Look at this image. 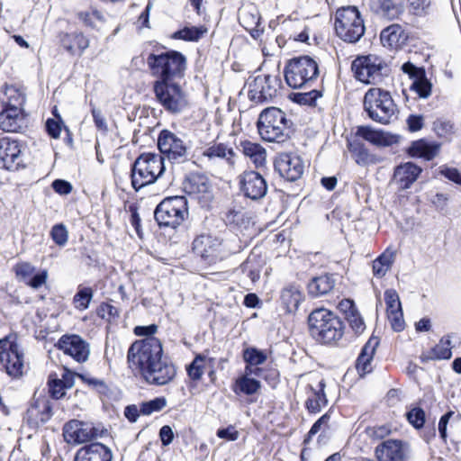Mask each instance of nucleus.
Instances as JSON below:
<instances>
[{"mask_svg": "<svg viewBox=\"0 0 461 461\" xmlns=\"http://www.w3.org/2000/svg\"><path fill=\"white\" fill-rule=\"evenodd\" d=\"M129 367L147 383L164 385L176 376L175 366L163 357L161 341L156 337L134 341L127 353Z\"/></svg>", "mask_w": 461, "mask_h": 461, "instance_id": "obj_1", "label": "nucleus"}, {"mask_svg": "<svg viewBox=\"0 0 461 461\" xmlns=\"http://www.w3.org/2000/svg\"><path fill=\"white\" fill-rule=\"evenodd\" d=\"M147 65L156 81L175 82L184 77L186 68L185 57L176 50L150 53Z\"/></svg>", "mask_w": 461, "mask_h": 461, "instance_id": "obj_2", "label": "nucleus"}, {"mask_svg": "<svg viewBox=\"0 0 461 461\" xmlns=\"http://www.w3.org/2000/svg\"><path fill=\"white\" fill-rule=\"evenodd\" d=\"M193 249L207 263L213 264L240 252L242 247L237 237L221 240L216 236L202 234L194 240Z\"/></svg>", "mask_w": 461, "mask_h": 461, "instance_id": "obj_3", "label": "nucleus"}, {"mask_svg": "<svg viewBox=\"0 0 461 461\" xmlns=\"http://www.w3.org/2000/svg\"><path fill=\"white\" fill-rule=\"evenodd\" d=\"M311 335L318 341L330 343L343 335V323L332 312L320 308L312 311L308 317Z\"/></svg>", "mask_w": 461, "mask_h": 461, "instance_id": "obj_4", "label": "nucleus"}, {"mask_svg": "<svg viewBox=\"0 0 461 461\" xmlns=\"http://www.w3.org/2000/svg\"><path fill=\"white\" fill-rule=\"evenodd\" d=\"M258 129L262 139L269 142L282 143L290 137L289 121L276 107L267 108L259 114Z\"/></svg>", "mask_w": 461, "mask_h": 461, "instance_id": "obj_5", "label": "nucleus"}, {"mask_svg": "<svg viewBox=\"0 0 461 461\" xmlns=\"http://www.w3.org/2000/svg\"><path fill=\"white\" fill-rule=\"evenodd\" d=\"M164 170V158L160 154H141L136 158L131 167L132 187L138 191L155 183Z\"/></svg>", "mask_w": 461, "mask_h": 461, "instance_id": "obj_6", "label": "nucleus"}, {"mask_svg": "<svg viewBox=\"0 0 461 461\" xmlns=\"http://www.w3.org/2000/svg\"><path fill=\"white\" fill-rule=\"evenodd\" d=\"M364 108L370 119L382 124L389 123L397 111L390 92L379 87H372L365 94Z\"/></svg>", "mask_w": 461, "mask_h": 461, "instance_id": "obj_7", "label": "nucleus"}, {"mask_svg": "<svg viewBox=\"0 0 461 461\" xmlns=\"http://www.w3.org/2000/svg\"><path fill=\"white\" fill-rule=\"evenodd\" d=\"M285 79L292 88H301L311 85L319 76L317 62L309 56L291 59L285 65Z\"/></svg>", "mask_w": 461, "mask_h": 461, "instance_id": "obj_8", "label": "nucleus"}, {"mask_svg": "<svg viewBox=\"0 0 461 461\" xmlns=\"http://www.w3.org/2000/svg\"><path fill=\"white\" fill-rule=\"evenodd\" d=\"M334 26L338 37L350 43L357 42L365 33L364 20L356 6L338 9Z\"/></svg>", "mask_w": 461, "mask_h": 461, "instance_id": "obj_9", "label": "nucleus"}, {"mask_svg": "<svg viewBox=\"0 0 461 461\" xmlns=\"http://www.w3.org/2000/svg\"><path fill=\"white\" fill-rule=\"evenodd\" d=\"M153 90L157 101L171 113H179L188 106L185 93L176 82L155 81Z\"/></svg>", "mask_w": 461, "mask_h": 461, "instance_id": "obj_10", "label": "nucleus"}, {"mask_svg": "<svg viewBox=\"0 0 461 461\" xmlns=\"http://www.w3.org/2000/svg\"><path fill=\"white\" fill-rule=\"evenodd\" d=\"M187 214V201L184 196H171L164 199L154 212L159 226L172 228L180 225Z\"/></svg>", "mask_w": 461, "mask_h": 461, "instance_id": "obj_11", "label": "nucleus"}, {"mask_svg": "<svg viewBox=\"0 0 461 461\" xmlns=\"http://www.w3.org/2000/svg\"><path fill=\"white\" fill-rule=\"evenodd\" d=\"M2 365L12 379H20L23 375V353L16 343V336L2 339Z\"/></svg>", "mask_w": 461, "mask_h": 461, "instance_id": "obj_12", "label": "nucleus"}, {"mask_svg": "<svg viewBox=\"0 0 461 461\" xmlns=\"http://www.w3.org/2000/svg\"><path fill=\"white\" fill-rule=\"evenodd\" d=\"M384 68V60L375 55L360 56L352 62L356 78L365 84L380 82Z\"/></svg>", "mask_w": 461, "mask_h": 461, "instance_id": "obj_13", "label": "nucleus"}, {"mask_svg": "<svg viewBox=\"0 0 461 461\" xmlns=\"http://www.w3.org/2000/svg\"><path fill=\"white\" fill-rule=\"evenodd\" d=\"M280 84L278 76L258 75L249 82V97L256 103L271 100L276 95Z\"/></svg>", "mask_w": 461, "mask_h": 461, "instance_id": "obj_14", "label": "nucleus"}, {"mask_svg": "<svg viewBox=\"0 0 461 461\" xmlns=\"http://www.w3.org/2000/svg\"><path fill=\"white\" fill-rule=\"evenodd\" d=\"M158 147L168 160L176 162L185 160L188 153V147L176 133L163 130L158 138Z\"/></svg>", "mask_w": 461, "mask_h": 461, "instance_id": "obj_15", "label": "nucleus"}, {"mask_svg": "<svg viewBox=\"0 0 461 461\" xmlns=\"http://www.w3.org/2000/svg\"><path fill=\"white\" fill-rule=\"evenodd\" d=\"M275 169L285 179L294 182L299 179L304 170L302 158L293 153H281L275 160Z\"/></svg>", "mask_w": 461, "mask_h": 461, "instance_id": "obj_16", "label": "nucleus"}, {"mask_svg": "<svg viewBox=\"0 0 461 461\" xmlns=\"http://www.w3.org/2000/svg\"><path fill=\"white\" fill-rule=\"evenodd\" d=\"M240 191L251 200L263 198L267 192L265 178L256 171H245L239 176Z\"/></svg>", "mask_w": 461, "mask_h": 461, "instance_id": "obj_17", "label": "nucleus"}, {"mask_svg": "<svg viewBox=\"0 0 461 461\" xmlns=\"http://www.w3.org/2000/svg\"><path fill=\"white\" fill-rule=\"evenodd\" d=\"M63 437L69 444H80L96 438L97 429L91 424L72 420L65 424Z\"/></svg>", "mask_w": 461, "mask_h": 461, "instance_id": "obj_18", "label": "nucleus"}, {"mask_svg": "<svg viewBox=\"0 0 461 461\" xmlns=\"http://www.w3.org/2000/svg\"><path fill=\"white\" fill-rule=\"evenodd\" d=\"M57 347L62 350L64 354L70 356L79 363L88 359L90 353L88 344L77 335L62 336L59 339Z\"/></svg>", "mask_w": 461, "mask_h": 461, "instance_id": "obj_19", "label": "nucleus"}, {"mask_svg": "<svg viewBox=\"0 0 461 461\" xmlns=\"http://www.w3.org/2000/svg\"><path fill=\"white\" fill-rule=\"evenodd\" d=\"M375 456L379 461H406L408 445L402 440L388 439L376 447Z\"/></svg>", "mask_w": 461, "mask_h": 461, "instance_id": "obj_20", "label": "nucleus"}, {"mask_svg": "<svg viewBox=\"0 0 461 461\" xmlns=\"http://www.w3.org/2000/svg\"><path fill=\"white\" fill-rule=\"evenodd\" d=\"M183 190L195 199H207L211 193V185L205 176L192 174L184 180Z\"/></svg>", "mask_w": 461, "mask_h": 461, "instance_id": "obj_21", "label": "nucleus"}, {"mask_svg": "<svg viewBox=\"0 0 461 461\" xmlns=\"http://www.w3.org/2000/svg\"><path fill=\"white\" fill-rule=\"evenodd\" d=\"M263 265L264 261L260 256L253 250L240 267L242 274L240 277L241 284L246 286L258 282L260 278Z\"/></svg>", "mask_w": 461, "mask_h": 461, "instance_id": "obj_22", "label": "nucleus"}, {"mask_svg": "<svg viewBox=\"0 0 461 461\" xmlns=\"http://www.w3.org/2000/svg\"><path fill=\"white\" fill-rule=\"evenodd\" d=\"M2 163L7 170H17L23 163L21 146L16 140L2 137Z\"/></svg>", "mask_w": 461, "mask_h": 461, "instance_id": "obj_23", "label": "nucleus"}, {"mask_svg": "<svg viewBox=\"0 0 461 461\" xmlns=\"http://www.w3.org/2000/svg\"><path fill=\"white\" fill-rule=\"evenodd\" d=\"M357 136L380 147H389L399 141V137L384 131H377L369 126H359L357 129Z\"/></svg>", "mask_w": 461, "mask_h": 461, "instance_id": "obj_24", "label": "nucleus"}, {"mask_svg": "<svg viewBox=\"0 0 461 461\" xmlns=\"http://www.w3.org/2000/svg\"><path fill=\"white\" fill-rule=\"evenodd\" d=\"M111 450L101 443H91L80 447L74 461H111Z\"/></svg>", "mask_w": 461, "mask_h": 461, "instance_id": "obj_25", "label": "nucleus"}, {"mask_svg": "<svg viewBox=\"0 0 461 461\" xmlns=\"http://www.w3.org/2000/svg\"><path fill=\"white\" fill-rule=\"evenodd\" d=\"M52 416L50 402L45 398L34 401L27 411V420L32 426H39L47 422Z\"/></svg>", "mask_w": 461, "mask_h": 461, "instance_id": "obj_26", "label": "nucleus"}, {"mask_svg": "<svg viewBox=\"0 0 461 461\" xmlns=\"http://www.w3.org/2000/svg\"><path fill=\"white\" fill-rule=\"evenodd\" d=\"M421 173V168L412 162H406L398 166L393 174L394 181L400 188H409Z\"/></svg>", "mask_w": 461, "mask_h": 461, "instance_id": "obj_27", "label": "nucleus"}, {"mask_svg": "<svg viewBox=\"0 0 461 461\" xmlns=\"http://www.w3.org/2000/svg\"><path fill=\"white\" fill-rule=\"evenodd\" d=\"M379 345V338L372 336L362 348L357 359L356 367L357 372L363 375L372 371V360Z\"/></svg>", "mask_w": 461, "mask_h": 461, "instance_id": "obj_28", "label": "nucleus"}, {"mask_svg": "<svg viewBox=\"0 0 461 461\" xmlns=\"http://www.w3.org/2000/svg\"><path fill=\"white\" fill-rule=\"evenodd\" d=\"M440 150V144L420 139L411 142L408 148V154L413 158H420L426 160L433 159Z\"/></svg>", "mask_w": 461, "mask_h": 461, "instance_id": "obj_29", "label": "nucleus"}, {"mask_svg": "<svg viewBox=\"0 0 461 461\" xmlns=\"http://www.w3.org/2000/svg\"><path fill=\"white\" fill-rule=\"evenodd\" d=\"M2 131L18 132L24 124L23 109L2 107Z\"/></svg>", "mask_w": 461, "mask_h": 461, "instance_id": "obj_30", "label": "nucleus"}, {"mask_svg": "<svg viewBox=\"0 0 461 461\" xmlns=\"http://www.w3.org/2000/svg\"><path fill=\"white\" fill-rule=\"evenodd\" d=\"M203 157L208 158L209 161L221 159L232 167L235 164V152L232 148L228 147L224 143H213L208 146L202 153Z\"/></svg>", "mask_w": 461, "mask_h": 461, "instance_id": "obj_31", "label": "nucleus"}, {"mask_svg": "<svg viewBox=\"0 0 461 461\" xmlns=\"http://www.w3.org/2000/svg\"><path fill=\"white\" fill-rule=\"evenodd\" d=\"M325 381L321 380L316 387L309 385L308 398L305 405L307 410L312 413H317L321 411V408L326 406L328 400L324 393Z\"/></svg>", "mask_w": 461, "mask_h": 461, "instance_id": "obj_32", "label": "nucleus"}, {"mask_svg": "<svg viewBox=\"0 0 461 461\" xmlns=\"http://www.w3.org/2000/svg\"><path fill=\"white\" fill-rule=\"evenodd\" d=\"M61 46L72 55H82L89 46L88 39L81 32L65 33L60 38Z\"/></svg>", "mask_w": 461, "mask_h": 461, "instance_id": "obj_33", "label": "nucleus"}, {"mask_svg": "<svg viewBox=\"0 0 461 461\" xmlns=\"http://www.w3.org/2000/svg\"><path fill=\"white\" fill-rule=\"evenodd\" d=\"M303 300V294L299 286L288 285L285 286L280 294V301L286 312H294Z\"/></svg>", "mask_w": 461, "mask_h": 461, "instance_id": "obj_34", "label": "nucleus"}, {"mask_svg": "<svg viewBox=\"0 0 461 461\" xmlns=\"http://www.w3.org/2000/svg\"><path fill=\"white\" fill-rule=\"evenodd\" d=\"M380 41L384 47L397 49L404 43L406 35L401 25L392 24L381 32Z\"/></svg>", "mask_w": 461, "mask_h": 461, "instance_id": "obj_35", "label": "nucleus"}, {"mask_svg": "<svg viewBox=\"0 0 461 461\" xmlns=\"http://www.w3.org/2000/svg\"><path fill=\"white\" fill-rule=\"evenodd\" d=\"M239 20L240 24L255 38L262 32L259 14L255 6H248L240 10Z\"/></svg>", "mask_w": 461, "mask_h": 461, "instance_id": "obj_36", "label": "nucleus"}, {"mask_svg": "<svg viewBox=\"0 0 461 461\" xmlns=\"http://www.w3.org/2000/svg\"><path fill=\"white\" fill-rule=\"evenodd\" d=\"M49 392L52 398L60 399L65 395V390L68 388H71L74 384L73 375L68 370L64 369L62 374V378H54L53 375H50L49 377Z\"/></svg>", "mask_w": 461, "mask_h": 461, "instance_id": "obj_37", "label": "nucleus"}, {"mask_svg": "<svg viewBox=\"0 0 461 461\" xmlns=\"http://www.w3.org/2000/svg\"><path fill=\"white\" fill-rule=\"evenodd\" d=\"M335 286V279L331 275L313 277L308 284V293L312 297H320L329 294Z\"/></svg>", "mask_w": 461, "mask_h": 461, "instance_id": "obj_38", "label": "nucleus"}, {"mask_svg": "<svg viewBox=\"0 0 461 461\" xmlns=\"http://www.w3.org/2000/svg\"><path fill=\"white\" fill-rule=\"evenodd\" d=\"M348 148L354 160L359 166H367L380 161L375 155L369 152L364 143L358 140L348 142Z\"/></svg>", "mask_w": 461, "mask_h": 461, "instance_id": "obj_39", "label": "nucleus"}, {"mask_svg": "<svg viewBox=\"0 0 461 461\" xmlns=\"http://www.w3.org/2000/svg\"><path fill=\"white\" fill-rule=\"evenodd\" d=\"M261 388V383L247 375H240L231 385V389L236 395H253Z\"/></svg>", "mask_w": 461, "mask_h": 461, "instance_id": "obj_40", "label": "nucleus"}, {"mask_svg": "<svg viewBox=\"0 0 461 461\" xmlns=\"http://www.w3.org/2000/svg\"><path fill=\"white\" fill-rule=\"evenodd\" d=\"M375 13L388 19H393L402 12L401 0H371Z\"/></svg>", "mask_w": 461, "mask_h": 461, "instance_id": "obj_41", "label": "nucleus"}, {"mask_svg": "<svg viewBox=\"0 0 461 461\" xmlns=\"http://www.w3.org/2000/svg\"><path fill=\"white\" fill-rule=\"evenodd\" d=\"M242 153L250 158L256 167H261L266 162V149L258 143L250 140L240 141Z\"/></svg>", "mask_w": 461, "mask_h": 461, "instance_id": "obj_42", "label": "nucleus"}, {"mask_svg": "<svg viewBox=\"0 0 461 461\" xmlns=\"http://www.w3.org/2000/svg\"><path fill=\"white\" fill-rule=\"evenodd\" d=\"M395 253L390 249H385L377 258L373 261V274L376 277H383L392 267Z\"/></svg>", "mask_w": 461, "mask_h": 461, "instance_id": "obj_43", "label": "nucleus"}, {"mask_svg": "<svg viewBox=\"0 0 461 461\" xmlns=\"http://www.w3.org/2000/svg\"><path fill=\"white\" fill-rule=\"evenodd\" d=\"M5 100H2V107L23 109L25 95L15 86H6L5 89Z\"/></svg>", "mask_w": 461, "mask_h": 461, "instance_id": "obj_44", "label": "nucleus"}, {"mask_svg": "<svg viewBox=\"0 0 461 461\" xmlns=\"http://www.w3.org/2000/svg\"><path fill=\"white\" fill-rule=\"evenodd\" d=\"M77 16L86 26L94 29H99L105 23L104 14L96 8L80 12Z\"/></svg>", "mask_w": 461, "mask_h": 461, "instance_id": "obj_45", "label": "nucleus"}, {"mask_svg": "<svg viewBox=\"0 0 461 461\" xmlns=\"http://www.w3.org/2000/svg\"><path fill=\"white\" fill-rule=\"evenodd\" d=\"M207 32L204 26H192L185 27L182 30L176 31L173 34V38L176 40H183L186 41H197Z\"/></svg>", "mask_w": 461, "mask_h": 461, "instance_id": "obj_46", "label": "nucleus"}, {"mask_svg": "<svg viewBox=\"0 0 461 461\" xmlns=\"http://www.w3.org/2000/svg\"><path fill=\"white\" fill-rule=\"evenodd\" d=\"M93 298V290L90 287L79 286L74 296L73 303L77 310L84 311L88 308Z\"/></svg>", "mask_w": 461, "mask_h": 461, "instance_id": "obj_47", "label": "nucleus"}, {"mask_svg": "<svg viewBox=\"0 0 461 461\" xmlns=\"http://www.w3.org/2000/svg\"><path fill=\"white\" fill-rule=\"evenodd\" d=\"M167 405V400L164 397H158L140 404V411L142 415H150L164 409Z\"/></svg>", "mask_w": 461, "mask_h": 461, "instance_id": "obj_48", "label": "nucleus"}, {"mask_svg": "<svg viewBox=\"0 0 461 461\" xmlns=\"http://www.w3.org/2000/svg\"><path fill=\"white\" fill-rule=\"evenodd\" d=\"M452 343L450 336L443 337L439 343L434 348V354L437 358L449 359L452 356L451 352Z\"/></svg>", "mask_w": 461, "mask_h": 461, "instance_id": "obj_49", "label": "nucleus"}, {"mask_svg": "<svg viewBox=\"0 0 461 461\" xmlns=\"http://www.w3.org/2000/svg\"><path fill=\"white\" fill-rule=\"evenodd\" d=\"M243 358L247 364L258 366L267 360V355L255 348H249L243 351Z\"/></svg>", "mask_w": 461, "mask_h": 461, "instance_id": "obj_50", "label": "nucleus"}, {"mask_svg": "<svg viewBox=\"0 0 461 461\" xmlns=\"http://www.w3.org/2000/svg\"><path fill=\"white\" fill-rule=\"evenodd\" d=\"M411 89L415 91L420 97L427 98L431 93V84L424 75L413 80Z\"/></svg>", "mask_w": 461, "mask_h": 461, "instance_id": "obj_51", "label": "nucleus"}, {"mask_svg": "<svg viewBox=\"0 0 461 461\" xmlns=\"http://www.w3.org/2000/svg\"><path fill=\"white\" fill-rule=\"evenodd\" d=\"M50 236L58 246L63 247L68 242V233L64 224L54 225L50 230Z\"/></svg>", "mask_w": 461, "mask_h": 461, "instance_id": "obj_52", "label": "nucleus"}, {"mask_svg": "<svg viewBox=\"0 0 461 461\" xmlns=\"http://www.w3.org/2000/svg\"><path fill=\"white\" fill-rule=\"evenodd\" d=\"M387 313L402 310L399 295L394 289H388L384 292Z\"/></svg>", "mask_w": 461, "mask_h": 461, "instance_id": "obj_53", "label": "nucleus"}, {"mask_svg": "<svg viewBox=\"0 0 461 461\" xmlns=\"http://www.w3.org/2000/svg\"><path fill=\"white\" fill-rule=\"evenodd\" d=\"M204 369V357L198 356L196 357L193 362L187 367V373L190 378L193 380H199Z\"/></svg>", "mask_w": 461, "mask_h": 461, "instance_id": "obj_54", "label": "nucleus"}, {"mask_svg": "<svg viewBox=\"0 0 461 461\" xmlns=\"http://www.w3.org/2000/svg\"><path fill=\"white\" fill-rule=\"evenodd\" d=\"M346 318L349 323V326L355 331V333L361 334L365 330V322L357 310H356L355 312L351 311L350 312H348Z\"/></svg>", "mask_w": 461, "mask_h": 461, "instance_id": "obj_55", "label": "nucleus"}, {"mask_svg": "<svg viewBox=\"0 0 461 461\" xmlns=\"http://www.w3.org/2000/svg\"><path fill=\"white\" fill-rule=\"evenodd\" d=\"M433 130L438 137L447 139L453 133V124L448 121L438 119L434 122Z\"/></svg>", "mask_w": 461, "mask_h": 461, "instance_id": "obj_56", "label": "nucleus"}, {"mask_svg": "<svg viewBox=\"0 0 461 461\" xmlns=\"http://www.w3.org/2000/svg\"><path fill=\"white\" fill-rule=\"evenodd\" d=\"M407 420L416 429H420L425 422V413L420 408H413L407 413Z\"/></svg>", "mask_w": 461, "mask_h": 461, "instance_id": "obj_57", "label": "nucleus"}, {"mask_svg": "<svg viewBox=\"0 0 461 461\" xmlns=\"http://www.w3.org/2000/svg\"><path fill=\"white\" fill-rule=\"evenodd\" d=\"M391 327L394 331H402L404 329V320L402 310L387 313Z\"/></svg>", "mask_w": 461, "mask_h": 461, "instance_id": "obj_58", "label": "nucleus"}, {"mask_svg": "<svg viewBox=\"0 0 461 461\" xmlns=\"http://www.w3.org/2000/svg\"><path fill=\"white\" fill-rule=\"evenodd\" d=\"M330 416L329 413H325L322 415L311 428L308 437L311 438L314 435H316L318 432L324 430L329 428V421H330Z\"/></svg>", "mask_w": 461, "mask_h": 461, "instance_id": "obj_59", "label": "nucleus"}, {"mask_svg": "<svg viewBox=\"0 0 461 461\" xmlns=\"http://www.w3.org/2000/svg\"><path fill=\"white\" fill-rule=\"evenodd\" d=\"M62 122L55 119H48L46 122V130L50 136L54 139H58L60 136Z\"/></svg>", "mask_w": 461, "mask_h": 461, "instance_id": "obj_60", "label": "nucleus"}, {"mask_svg": "<svg viewBox=\"0 0 461 461\" xmlns=\"http://www.w3.org/2000/svg\"><path fill=\"white\" fill-rule=\"evenodd\" d=\"M48 278V271L42 270L41 272L33 276L26 284L34 289H38L42 286Z\"/></svg>", "mask_w": 461, "mask_h": 461, "instance_id": "obj_61", "label": "nucleus"}, {"mask_svg": "<svg viewBox=\"0 0 461 461\" xmlns=\"http://www.w3.org/2000/svg\"><path fill=\"white\" fill-rule=\"evenodd\" d=\"M402 69L414 80L420 77H423L425 73L423 68H418L411 62L404 63L402 67Z\"/></svg>", "mask_w": 461, "mask_h": 461, "instance_id": "obj_62", "label": "nucleus"}, {"mask_svg": "<svg viewBox=\"0 0 461 461\" xmlns=\"http://www.w3.org/2000/svg\"><path fill=\"white\" fill-rule=\"evenodd\" d=\"M440 173L448 180L456 183L458 185H461V172H459L456 168L443 167L441 168Z\"/></svg>", "mask_w": 461, "mask_h": 461, "instance_id": "obj_63", "label": "nucleus"}, {"mask_svg": "<svg viewBox=\"0 0 461 461\" xmlns=\"http://www.w3.org/2000/svg\"><path fill=\"white\" fill-rule=\"evenodd\" d=\"M34 270V267L30 263L26 262L20 263L15 266L16 275L22 277L23 279L30 277L33 274Z\"/></svg>", "mask_w": 461, "mask_h": 461, "instance_id": "obj_64", "label": "nucleus"}]
</instances>
